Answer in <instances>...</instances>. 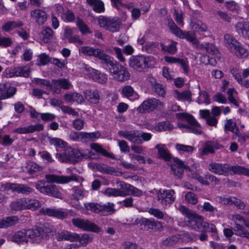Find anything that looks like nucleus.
Returning <instances> with one entry per match:
<instances>
[{
	"label": "nucleus",
	"instance_id": "f257e3e1",
	"mask_svg": "<svg viewBox=\"0 0 249 249\" xmlns=\"http://www.w3.org/2000/svg\"><path fill=\"white\" fill-rule=\"evenodd\" d=\"M178 210L188 218L186 222L189 227L196 231H199L203 228L205 222L204 221L202 216L197 214L184 205H180Z\"/></svg>",
	"mask_w": 249,
	"mask_h": 249
},
{
	"label": "nucleus",
	"instance_id": "f03ea898",
	"mask_svg": "<svg viewBox=\"0 0 249 249\" xmlns=\"http://www.w3.org/2000/svg\"><path fill=\"white\" fill-rule=\"evenodd\" d=\"M91 151L87 149L79 150L74 148L67 149L63 155H59V157L64 162L75 163L82 158L89 159L92 156Z\"/></svg>",
	"mask_w": 249,
	"mask_h": 249
},
{
	"label": "nucleus",
	"instance_id": "7ed1b4c3",
	"mask_svg": "<svg viewBox=\"0 0 249 249\" xmlns=\"http://www.w3.org/2000/svg\"><path fill=\"white\" fill-rule=\"evenodd\" d=\"M224 41L226 47L230 51L234 52L237 56L245 57L248 55V50L232 35L226 34L224 36Z\"/></svg>",
	"mask_w": 249,
	"mask_h": 249
},
{
	"label": "nucleus",
	"instance_id": "20e7f679",
	"mask_svg": "<svg viewBox=\"0 0 249 249\" xmlns=\"http://www.w3.org/2000/svg\"><path fill=\"white\" fill-rule=\"evenodd\" d=\"M199 167L198 163L193 164L191 166L188 163L185 164L182 160L177 158L173 159V163H171L170 168L171 173L178 178H181L183 176L184 170L189 172H192L191 168H194L196 169Z\"/></svg>",
	"mask_w": 249,
	"mask_h": 249
},
{
	"label": "nucleus",
	"instance_id": "39448f33",
	"mask_svg": "<svg viewBox=\"0 0 249 249\" xmlns=\"http://www.w3.org/2000/svg\"><path fill=\"white\" fill-rule=\"evenodd\" d=\"M113 203L108 202L106 204L101 205L97 203H87L84 204L85 208L93 213H99L103 215H110L113 213L115 210Z\"/></svg>",
	"mask_w": 249,
	"mask_h": 249
},
{
	"label": "nucleus",
	"instance_id": "423d86ee",
	"mask_svg": "<svg viewBox=\"0 0 249 249\" xmlns=\"http://www.w3.org/2000/svg\"><path fill=\"white\" fill-rule=\"evenodd\" d=\"M53 230L50 226L44 225L42 227H37L28 230L29 238L35 242H40L42 239H47L52 234Z\"/></svg>",
	"mask_w": 249,
	"mask_h": 249
},
{
	"label": "nucleus",
	"instance_id": "0eeeda50",
	"mask_svg": "<svg viewBox=\"0 0 249 249\" xmlns=\"http://www.w3.org/2000/svg\"><path fill=\"white\" fill-rule=\"evenodd\" d=\"M98 23L100 27L112 32L118 31L121 24V21L118 18L103 16L98 18Z\"/></svg>",
	"mask_w": 249,
	"mask_h": 249
},
{
	"label": "nucleus",
	"instance_id": "6e6552de",
	"mask_svg": "<svg viewBox=\"0 0 249 249\" xmlns=\"http://www.w3.org/2000/svg\"><path fill=\"white\" fill-rule=\"evenodd\" d=\"M176 117L178 119H186L190 125L186 124L181 125V126L187 128L189 131L195 134H200L202 133L200 124L197 122L195 118L191 115L184 113H178L176 114Z\"/></svg>",
	"mask_w": 249,
	"mask_h": 249
},
{
	"label": "nucleus",
	"instance_id": "1a4fd4ad",
	"mask_svg": "<svg viewBox=\"0 0 249 249\" xmlns=\"http://www.w3.org/2000/svg\"><path fill=\"white\" fill-rule=\"evenodd\" d=\"M109 72L113 78L120 82H124L129 79L130 74L126 68L117 63L113 68H109Z\"/></svg>",
	"mask_w": 249,
	"mask_h": 249
},
{
	"label": "nucleus",
	"instance_id": "9d476101",
	"mask_svg": "<svg viewBox=\"0 0 249 249\" xmlns=\"http://www.w3.org/2000/svg\"><path fill=\"white\" fill-rule=\"evenodd\" d=\"M71 222L75 227L84 231L95 232L100 231V228L95 224L88 219L76 218H73Z\"/></svg>",
	"mask_w": 249,
	"mask_h": 249
},
{
	"label": "nucleus",
	"instance_id": "9b49d317",
	"mask_svg": "<svg viewBox=\"0 0 249 249\" xmlns=\"http://www.w3.org/2000/svg\"><path fill=\"white\" fill-rule=\"evenodd\" d=\"M163 104L155 98L149 99L143 102L138 107L137 111L140 113H145L153 111L159 107H163Z\"/></svg>",
	"mask_w": 249,
	"mask_h": 249
},
{
	"label": "nucleus",
	"instance_id": "f8f14e48",
	"mask_svg": "<svg viewBox=\"0 0 249 249\" xmlns=\"http://www.w3.org/2000/svg\"><path fill=\"white\" fill-rule=\"evenodd\" d=\"M0 189L2 191L11 190L13 192L23 194H28L32 191L31 188L25 184L12 183H6L2 184Z\"/></svg>",
	"mask_w": 249,
	"mask_h": 249
},
{
	"label": "nucleus",
	"instance_id": "ddd939ff",
	"mask_svg": "<svg viewBox=\"0 0 249 249\" xmlns=\"http://www.w3.org/2000/svg\"><path fill=\"white\" fill-rule=\"evenodd\" d=\"M149 59L143 56H133L129 59V66L139 71L148 67Z\"/></svg>",
	"mask_w": 249,
	"mask_h": 249
},
{
	"label": "nucleus",
	"instance_id": "4468645a",
	"mask_svg": "<svg viewBox=\"0 0 249 249\" xmlns=\"http://www.w3.org/2000/svg\"><path fill=\"white\" fill-rule=\"evenodd\" d=\"M71 87L72 85L68 79L61 78L53 80L51 90L54 93L59 94L61 92V89H69Z\"/></svg>",
	"mask_w": 249,
	"mask_h": 249
},
{
	"label": "nucleus",
	"instance_id": "2eb2a0df",
	"mask_svg": "<svg viewBox=\"0 0 249 249\" xmlns=\"http://www.w3.org/2000/svg\"><path fill=\"white\" fill-rule=\"evenodd\" d=\"M31 72V69L28 66L17 67L11 69H7L4 72L5 76L11 78L13 76H23L27 77Z\"/></svg>",
	"mask_w": 249,
	"mask_h": 249
},
{
	"label": "nucleus",
	"instance_id": "dca6fc26",
	"mask_svg": "<svg viewBox=\"0 0 249 249\" xmlns=\"http://www.w3.org/2000/svg\"><path fill=\"white\" fill-rule=\"evenodd\" d=\"M45 178L48 182H55L60 184L67 183L71 181H78L76 176L74 175L71 176H65L47 174L45 175Z\"/></svg>",
	"mask_w": 249,
	"mask_h": 249
},
{
	"label": "nucleus",
	"instance_id": "f3484780",
	"mask_svg": "<svg viewBox=\"0 0 249 249\" xmlns=\"http://www.w3.org/2000/svg\"><path fill=\"white\" fill-rule=\"evenodd\" d=\"M175 194L173 190H160L157 194L158 200L162 204H171L175 201Z\"/></svg>",
	"mask_w": 249,
	"mask_h": 249
},
{
	"label": "nucleus",
	"instance_id": "a211bd4d",
	"mask_svg": "<svg viewBox=\"0 0 249 249\" xmlns=\"http://www.w3.org/2000/svg\"><path fill=\"white\" fill-rule=\"evenodd\" d=\"M208 170L213 174L227 176L228 175V164L212 162L209 165Z\"/></svg>",
	"mask_w": 249,
	"mask_h": 249
},
{
	"label": "nucleus",
	"instance_id": "6ab92c4d",
	"mask_svg": "<svg viewBox=\"0 0 249 249\" xmlns=\"http://www.w3.org/2000/svg\"><path fill=\"white\" fill-rule=\"evenodd\" d=\"M84 69L87 74L93 80L100 83H105L107 81V76L105 73L88 66H85Z\"/></svg>",
	"mask_w": 249,
	"mask_h": 249
},
{
	"label": "nucleus",
	"instance_id": "aec40b11",
	"mask_svg": "<svg viewBox=\"0 0 249 249\" xmlns=\"http://www.w3.org/2000/svg\"><path fill=\"white\" fill-rule=\"evenodd\" d=\"M140 222L141 225L144 226L148 230L150 229L156 231L161 232L164 229L161 222L154 219L142 218Z\"/></svg>",
	"mask_w": 249,
	"mask_h": 249
},
{
	"label": "nucleus",
	"instance_id": "412c9836",
	"mask_svg": "<svg viewBox=\"0 0 249 249\" xmlns=\"http://www.w3.org/2000/svg\"><path fill=\"white\" fill-rule=\"evenodd\" d=\"M118 135L127 139L129 141L137 144H140L142 142V140L140 138V133L138 131H120Z\"/></svg>",
	"mask_w": 249,
	"mask_h": 249
},
{
	"label": "nucleus",
	"instance_id": "4be33fe9",
	"mask_svg": "<svg viewBox=\"0 0 249 249\" xmlns=\"http://www.w3.org/2000/svg\"><path fill=\"white\" fill-rule=\"evenodd\" d=\"M181 38H185L188 41L192 43L194 47L197 49H203L204 45L201 44L199 41L196 39V34L193 31L189 32H183L181 30V33H179L177 36Z\"/></svg>",
	"mask_w": 249,
	"mask_h": 249
},
{
	"label": "nucleus",
	"instance_id": "5701e85b",
	"mask_svg": "<svg viewBox=\"0 0 249 249\" xmlns=\"http://www.w3.org/2000/svg\"><path fill=\"white\" fill-rule=\"evenodd\" d=\"M40 213L49 216L55 217L58 219H63L68 215L66 211L62 209H51L48 208H42L40 210Z\"/></svg>",
	"mask_w": 249,
	"mask_h": 249
},
{
	"label": "nucleus",
	"instance_id": "b1692460",
	"mask_svg": "<svg viewBox=\"0 0 249 249\" xmlns=\"http://www.w3.org/2000/svg\"><path fill=\"white\" fill-rule=\"evenodd\" d=\"M30 16L33 20L39 25L43 24L47 19V14L45 11L39 9L31 11Z\"/></svg>",
	"mask_w": 249,
	"mask_h": 249
},
{
	"label": "nucleus",
	"instance_id": "393cba45",
	"mask_svg": "<svg viewBox=\"0 0 249 249\" xmlns=\"http://www.w3.org/2000/svg\"><path fill=\"white\" fill-rule=\"evenodd\" d=\"M57 10L61 13V17L64 22H72L75 19L74 13L71 10L64 9L61 5L56 6Z\"/></svg>",
	"mask_w": 249,
	"mask_h": 249
},
{
	"label": "nucleus",
	"instance_id": "a878e982",
	"mask_svg": "<svg viewBox=\"0 0 249 249\" xmlns=\"http://www.w3.org/2000/svg\"><path fill=\"white\" fill-rule=\"evenodd\" d=\"M43 129V125L41 124L30 125L25 127H20L15 129L13 131L18 134H27L40 131Z\"/></svg>",
	"mask_w": 249,
	"mask_h": 249
},
{
	"label": "nucleus",
	"instance_id": "bb28decb",
	"mask_svg": "<svg viewBox=\"0 0 249 249\" xmlns=\"http://www.w3.org/2000/svg\"><path fill=\"white\" fill-rule=\"evenodd\" d=\"M236 32L241 36L249 39V22H238L235 26Z\"/></svg>",
	"mask_w": 249,
	"mask_h": 249
},
{
	"label": "nucleus",
	"instance_id": "cd10ccee",
	"mask_svg": "<svg viewBox=\"0 0 249 249\" xmlns=\"http://www.w3.org/2000/svg\"><path fill=\"white\" fill-rule=\"evenodd\" d=\"M73 29L66 27L64 29V36L69 43H77L81 45L84 43L78 36H73Z\"/></svg>",
	"mask_w": 249,
	"mask_h": 249
},
{
	"label": "nucleus",
	"instance_id": "c85d7f7f",
	"mask_svg": "<svg viewBox=\"0 0 249 249\" xmlns=\"http://www.w3.org/2000/svg\"><path fill=\"white\" fill-rule=\"evenodd\" d=\"M28 230H23L17 231L12 237V241L18 244L27 243L29 238Z\"/></svg>",
	"mask_w": 249,
	"mask_h": 249
},
{
	"label": "nucleus",
	"instance_id": "c756f323",
	"mask_svg": "<svg viewBox=\"0 0 249 249\" xmlns=\"http://www.w3.org/2000/svg\"><path fill=\"white\" fill-rule=\"evenodd\" d=\"M23 25L24 23L21 20H10L2 25L1 30L3 32H9L16 28L23 26Z\"/></svg>",
	"mask_w": 249,
	"mask_h": 249
},
{
	"label": "nucleus",
	"instance_id": "7c9ffc66",
	"mask_svg": "<svg viewBox=\"0 0 249 249\" xmlns=\"http://www.w3.org/2000/svg\"><path fill=\"white\" fill-rule=\"evenodd\" d=\"M84 95L85 98L92 104H98L100 102V96L97 90H86Z\"/></svg>",
	"mask_w": 249,
	"mask_h": 249
},
{
	"label": "nucleus",
	"instance_id": "2f4dec72",
	"mask_svg": "<svg viewBox=\"0 0 249 249\" xmlns=\"http://www.w3.org/2000/svg\"><path fill=\"white\" fill-rule=\"evenodd\" d=\"M197 209L201 212H209L212 216L219 217L220 214L216 207H213L210 203L205 202L203 205L199 204L197 205Z\"/></svg>",
	"mask_w": 249,
	"mask_h": 249
},
{
	"label": "nucleus",
	"instance_id": "473e14b6",
	"mask_svg": "<svg viewBox=\"0 0 249 249\" xmlns=\"http://www.w3.org/2000/svg\"><path fill=\"white\" fill-rule=\"evenodd\" d=\"M97 58L101 60L102 61V63L106 64V66H110V68H113V67L118 63L113 57L106 53L102 50L98 54Z\"/></svg>",
	"mask_w": 249,
	"mask_h": 249
},
{
	"label": "nucleus",
	"instance_id": "72a5a7b5",
	"mask_svg": "<svg viewBox=\"0 0 249 249\" xmlns=\"http://www.w3.org/2000/svg\"><path fill=\"white\" fill-rule=\"evenodd\" d=\"M77 236L78 234L76 233L64 231L57 234V239L58 241L67 240L71 242H75L76 241Z\"/></svg>",
	"mask_w": 249,
	"mask_h": 249
},
{
	"label": "nucleus",
	"instance_id": "f704fd0d",
	"mask_svg": "<svg viewBox=\"0 0 249 249\" xmlns=\"http://www.w3.org/2000/svg\"><path fill=\"white\" fill-rule=\"evenodd\" d=\"M87 3L90 5L93 10L97 13L105 11L104 2L101 0H86Z\"/></svg>",
	"mask_w": 249,
	"mask_h": 249
},
{
	"label": "nucleus",
	"instance_id": "c9c22d12",
	"mask_svg": "<svg viewBox=\"0 0 249 249\" xmlns=\"http://www.w3.org/2000/svg\"><path fill=\"white\" fill-rule=\"evenodd\" d=\"M101 50L99 48H94L90 46H83L79 49L80 53L89 56H94L97 58L98 54Z\"/></svg>",
	"mask_w": 249,
	"mask_h": 249
},
{
	"label": "nucleus",
	"instance_id": "e433bc0d",
	"mask_svg": "<svg viewBox=\"0 0 249 249\" xmlns=\"http://www.w3.org/2000/svg\"><path fill=\"white\" fill-rule=\"evenodd\" d=\"M103 194L108 196H123L124 197L128 196V193L126 191H121L119 189L107 188L104 192Z\"/></svg>",
	"mask_w": 249,
	"mask_h": 249
},
{
	"label": "nucleus",
	"instance_id": "4c0bfd02",
	"mask_svg": "<svg viewBox=\"0 0 249 249\" xmlns=\"http://www.w3.org/2000/svg\"><path fill=\"white\" fill-rule=\"evenodd\" d=\"M230 171L232 172L234 174L244 175L249 177V169L244 167L238 165L231 166L228 164V174Z\"/></svg>",
	"mask_w": 249,
	"mask_h": 249
},
{
	"label": "nucleus",
	"instance_id": "58836bf2",
	"mask_svg": "<svg viewBox=\"0 0 249 249\" xmlns=\"http://www.w3.org/2000/svg\"><path fill=\"white\" fill-rule=\"evenodd\" d=\"M17 216H9L0 220V228H6L15 225L18 222Z\"/></svg>",
	"mask_w": 249,
	"mask_h": 249
},
{
	"label": "nucleus",
	"instance_id": "ea45409f",
	"mask_svg": "<svg viewBox=\"0 0 249 249\" xmlns=\"http://www.w3.org/2000/svg\"><path fill=\"white\" fill-rule=\"evenodd\" d=\"M43 194L56 197L62 198V196L59 192L56 186L53 184L46 185V189Z\"/></svg>",
	"mask_w": 249,
	"mask_h": 249
},
{
	"label": "nucleus",
	"instance_id": "a19ab883",
	"mask_svg": "<svg viewBox=\"0 0 249 249\" xmlns=\"http://www.w3.org/2000/svg\"><path fill=\"white\" fill-rule=\"evenodd\" d=\"M224 129L225 132L228 131H231L234 134H238L239 132L238 127L237 126L235 122L232 119L227 120L224 124Z\"/></svg>",
	"mask_w": 249,
	"mask_h": 249
},
{
	"label": "nucleus",
	"instance_id": "79ce46f5",
	"mask_svg": "<svg viewBox=\"0 0 249 249\" xmlns=\"http://www.w3.org/2000/svg\"><path fill=\"white\" fill-rule=\"evenodd\" d=\"M203 229L206 232H211V236L214 238L218 239V231L214 224L205 222Z\"/></svg>",
	"mask_w": 249,
	"mask_h": 249
},
{
	"label": "nucleus",
	"instance_id": "37998d69",
	"mask_svg": "<svg viewBox=\"0 0 249 249\" xmlns=\"http://www.w3.org/2000/svg\"><path fill=\"white\" fill-rule=\"evenodd\" d=\"M156 148L158 149V154L160 158L166 160L171 159V156L164 144H159L156 145Z\"/></svg>",
	"mask_w": 249,
	"mask_h": 249
},
{
	"label": "nucleus",
	"instance_id": "c03bdc74",
	"mask_svg": "<svg viewBox=\"0 0 249 249\" xmlns=\"http://www.w3.org/2000/svg\"><path fill=\"white\" fill-rule=\"evenodd\" d=\"M93 236L92 234L83 233L78 234L76 241H79L80 244L83 247H86L87 244L92 242Z\"/></svg>",
	"mask_w": 249,
	"mask_h": 249
},
{
	"label": "nucleus",
	"instance_id": "a18cd8bd",
	"mask_svg": "<svg viewBox=\"0 0 249 249\" xmlns=\"http://www.w3.org/2000/svg\"><path fill=\"white\" fill-rule=\"evenodd\" d=\"M26 201L25 198L18 199L11 202L10 205L11 209L14 211H20L25 209Z\"/></svg>",
	"mask_w": 249,
	"mask_h": 249
},
{
	"label": "nucleus",
	"instance_id": "49530a36",
	"mask_svg": "<svg viewBox=\"0 0 249 249\" xmlns=\"http://www.w3.org/2000/svg\"><path fill=\"white\" fill-rule=\"evenodd\" d=\"M81 134L82 135V142H83L94 141L100 136V133L98 131L91 133L81 132Z\"/></svg>",
	"mask_w": 249,
	"mask_h": 249
},
{
	"label": "nucleus",
	"instance_id": "de8ad7c7",
	"mask_svg": "<svg viewBox=\"0 0 249 249\" xmlns=\"http://www.w3.org/2000/svg\"><path fill=\"white\" fill-rule=\"evenodd\" d=\"M53 31L49 27H46L41 32L42 36V40L44 43H49L53 37Z\"/></svg>",
	"mask_w": 249,
	"mask_h": 249
},
{
	"label": "nucleus",
	"instance_id": "09e8293b",
	"mask_svg": "<svg viewBox=\"0 0 249 249\" xmlns=\"http://www.w3.org/2000/svg\"><path fill=\"white\" fill-rule=\"evenodd\" d=\"M191 26L193 29L197 32H206L207 30V26L199 20L194 19L192 20Z\"/></svg>",
	"mask_w": 249,
	"mask_h": 249
},
{
	"label": "nucleus",
	"instance_id": "8fccbe9b",
	"mask_svg": "<svg viewBox=\"0 0 249 249\" xmlns=\"http://www.w3.org/2000/svg\"><path fill=\"white\" fill-rule=\"evenodd\" d=\"M167 45L161 44L162 50L168 53L174 54L177 52V43L174 41L170 40Z\"/></svg>",
	"mask_w": 249,
	"mask_h": 249
},
{
	"label": "nucleus",
	"instance_id": "3c124183",
	"mask_svg": "<svg viewBox=\"0 0 249 249\" xmlns=\"http://www.w3.org/2000/svg\"><path fill=\"white\" fill-rule=\"evenodd\" d=\"M25 200L26 201L25 209L36 210L40 207V202L36 199L25 198Z\"/></svg>",
	"mask_w": 249,
	"mask_h": 249
},
{
	"label": "nucleus",
	"instance_id": "603ef678",
	"mask_svg": "<svg viewBox=\"0 0 249 249\" xmlns=\"http://www.w3.org/2000/svg\"><path fill=\"white\" fill-rule=\"evenodd\" d=\"M26 172L31 175H33L42 169L41 166L33 161H29L25 167Z\"/></svg>",
	"mask_w": 249,
	"mask_h": 249
},
{
	"label": "nucleus",
	"instance_id": "864d4df0",
	"mask_svg": "<svg viewBox=\"0 0 249 249\" xmlns=\"http://www.w3.org/2000/svg\"><path fill=\"white\" fill-rule=\"evenodd\" d=\"M151 85L154 89L155 92L159 96L164 97L165 94V91L163 86L156 82L154 78H152L150 81Z\"/></svg>",
	"mask_w": 249,
	"mask_h": 249
},
{
	"label": "nucleus",
	"instance_id": "5fc2aeb1",
	"mask_svg": "<svg viewBox=\"0 0 249 249\" xmlns=\"http://www.w3.org/2000/svg\"><path fill=\"white\" fill-rule=\"evenodd\" d=\"M234 231L237 236L249 239V231L240 224H236Z\"/></svg>",
	"mask_w": 249,
	"mask_h": 249
},
{
	"label": "nucleus",
	"instance_id": "6e6d98bb",
	"mask_svg": "<svg viewBox=\"0 0 249 249\" xmlns=\"http://www.w3.org/2000/svg\"><path fill=\"white\" fill-rule=\"evenodd\" d=\"M180 239L179 235H174L170 236L163 240L161 244L163 246L171 247L176 245Z\"/></svg>",
	"mask_w": 249,
	"mask_h": 249
},
{
	"label": "nucleus",
	"instance_id": "4d7b16f0",
	"mask_svg": "<svg viewBox=\"0 0 249 249\" xmlns=\"http://www.w3.org/2000/svg\"><path fill=\"white\" fill-rule=\"evenodd\" d=\"M5 92L0 94V100L10 98L13 97L17 92V89L15 87H12L8 84Z\"/></svg>",
	"mask_w": 249,
	"mask_h": 249
},
{
	"label": "nucleus",
	"instance_id": "13d9d810",
	"mask_svg": "<svg viewBox=\"0 0 249 249\" xmlns=\"http://www.w3.org/2000/svg\"><path fill=\"white\" fill-rule=\"evenodd\" d=\"M174 126L169 122H162L158 123L155 126V130L157 131L171 130Z\"/></svg>",
	"mask_w": 249,
	"mask_h": 249
},
{
	"label": "nucleus",
	"instance_id": "bf43d9fd",
	"mask_svg": "<svg viewBox=\"0 0 249 249\" xmlns=\"http://www.w3.org/2000/svg\"><path fill=\"white\" fill-rule=\"evenodd\" d=\"M176 98L179 100L187 101L191 102L192 101V94L189 90H185L182 92H179L178 90L175 91Z\"/></svg>",
	"mask_w": 249,
	"mask_h": 249
},
{
	"label": "nucleus",
	"instance_id": "052dcab7",
	"mask_svg": "<svg viewBox=\"0 0 249 249\" xmlns=\"http://www.w3.org/2000/svg\"><path fill=\"white\" fill-rule=\"evenodd\" d=\"M197 102L199 104L203 103L209 104L210 103L211 100L208 93L205 90H200Z\"/></svg>",
	"mask_w": 249,
	"mask_h": 249
},
{
	"label": "nucleus",
	"instance_id": "680f3d73",
	"mask_svg": "<svg viewBox=\"0 0 249 249\" xmlns=\"http://www.w3.org/2000/svg\"><path fill=\"white\" fill-rule=\"evenodd\" d=\"M90 148L94 150L96 152L99 153L105 156L110 157L112 159H114V157L111 154L107 152L105 149H104L98 143H91L90 144Z\"/></svg>",
	"mask_w": 249,
	"mask_h": 249
},
{
	"label": "nucleus",
	"instance_id": "e2e57ef3",
	"mask_svg": "<svg viewBox=\"0 0 249 249\" xmlns=\"http://www.w3.org/2000/svg\"><path fill=\"white\" fill-rule=\"evenodd\" d=\"M76 23L80 31L82 34L85 35L88 33H90V32L89 29L82 19L78 18L76 19Z\"/></svg>",
	"mask_w": 249,
	"mask_h": 249
},
{
	"label": "nucleus",
	"instance_id": "0e129e2a",
	"mask_svg": "<svg viewBox=\"0 0 249 249\" xmlns=\"http://www.w3.org/2000/svg\"><path fill=\"white\" fill-rule=\"evenodd\" d=\"M185 200L192 205H195L198 202L197 195L192 192H189L185 195Z\"/></svg>",
	"mask_w": 249,
	"mask_h": 249
},
{
	"label": "nucleus",
	"instance_id": "69168bd1",
	"mask_svg": "<svg viewBox=\"0 0 249 249\" xmlns=\"http://www.w3.org/2000/svg\"><path fill=\"white\" fill-rule=\"evenodd\" d=\"M237 94V91L234 88H230L227 91V94L228 96L229 101L234 106L236 107L239 106L238 102L234 97V94Z\"/></svg>",
	"mask_w": 249,
	"mask_h": 249
},
{
	"label": "nucleus",
	"instance_id": "338daca9",
	"mask_svg": "<svg viewBox=\"0 0 249 249\" xmlns=\"http://www.w3.org/2000/svg\"><path fill=\"white\" fill-rule=\"evenodd\" d=\"M148 213L159 219H163L166 216V214L158 209L150 208L148 210Z\"/></svg>",
	"mask_w": 249,
	"mask_h": 249
},
{
	"label": "nucleus",
	"instance_id": "774afa93",
	"mask_svg": "<svg viewBox=\"0 0 249 249\" xmlns=\"http://www.w3.org/2000/svg\"><path fill=\"white\" fill-rule=\"evenodd\" d=\"M176 148L178 151L185 152L188 153L193 152L195 149L193 146L179 143L176 144Z\"/></svg>",
	"mask_w": 249,
	"mask_h": 249
}]
</instances>
